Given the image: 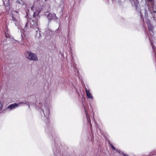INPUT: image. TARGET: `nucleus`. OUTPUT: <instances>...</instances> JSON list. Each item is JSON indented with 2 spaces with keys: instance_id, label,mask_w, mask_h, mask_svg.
<instances>
[{
  "instance_id": "1",
  "label": "nucleus",
  "mask_w": 156,
  "mask_h": 156,
  "mask_svg": "<svg viewBox=\"0 0 156 156\" xmlns=\"http://www.w3.org/2000/svg\"><path fill=\"white\" fill-rule=\"evenodd\" d=\"M33 20H32V22L30 23L31 25L33 27H38V20L39 18V15L37 14L35 12H34L33 15Z\"/></svg>"
},
{
  "instance_id": "2",
  "label": "nucleus",
  "mask_w": 156,
  "mask_h": 156,
  "mask_svg": "<svg viewBox=\"0 0 156 156\" xmlns=\"http://www.w3.org/2000/svg\"><path fill=\"white\" fill-rule=\"evenodd\" d=\"M26 56L28 59L31 60L36 61L38 59L36 54L29 51L27 52Z\"/></svg>"
},
{
  "instance_id": "3",
  "label": "nucleus",
  "mask_w": 156,
  "mask_h": 156,
  "mask_svg": "<svg viewBox=\"0 0 156 156\" xmlns=\"http://www.w3.org/2000/svg\"><path fill=\"white\" fill-rule=\"evenodd\" d=\"M18 106V105L17 104L15 103L9 105L7 107V108L10 109L11 110H12L14 109L16 107H17Z\"/></svg>"
},
{
  "instance_id": "4",
  "label": "nucleus",
  "mask_w": 156,
  "mask_h": 156,
  "mask_svg": "<svg viewBox=\"0 0 156 156\" xmlns=\"http://www.w3.org/2000/svg\"><path fill=\"white\" fill-rule=\"evenodd\" d=\"M85 92L87 98L89 99H92L93 97L91 94L90 92V90H88L86 88H85Z\"/></svg>"
},
{
  "instance_id": "5",
  "label": "nucleus",
  "mask_w": 156,
  "mask_h": 156,
  "mask_svg": "<svg viewBox=\"0 0 156 156\" xmlns=\"http://www.w3.org/2000/svg\"><path fill=\"white\" fill-rule=\"evenodd\" d=\"M12 20L13 22L15 23V24H16V23L17 22L18 20L17 18L14 16V14L12 13Z\"/></svg>"
},
{
  "instance_id": "6",
  "label": "nucleus",
  "mask_w": 156,
  "mask_h": 156,
  "mask_svg": "<svg viewBox=\"0 0 156 156\" xmlns=\"http://www.w3.org/2000/svg\"><path fill=\"white\" fill-rule=\"evenodd\" d=\"M23 0H16V2L23 5L24 4Z\"/></svg>"
},
{
  "instance_id": "7",
  "label": "nucleus",
  "mask_w": 156,
  "mask_h": 156,
  "mask_svg": "<svg viewBox=\"0 0 156 156\" xmlns=\"http://www.w3.org/2000/svg\"><path fill=\"white\" fill-rule=\"evenodd\" d=\"M148 29L152 31H153V27L151 24L149 25L148 26Z\"/></svg>"
},
{
  "instance_id": "8",
  "label": "nucleus",
  "mask_w": 156,
  "mask_h": 156,
  "mask_svg": "<svg viewBox=\"0 0 156 156\" xmlns=\"http://www.w3.org/2000/svg\"><path fill=\"white\" fill-rule=\"evenodd\" d=\"M109 144L110 145V146H111L112 148V149L113 150H116V149L115 148V147L112 145V144H110V142H109Z\"/></svg>"
},
{
  "instance_id": "9",
  "label": "nucleus",
  "mask_w": 156,
  "mask_h": 156,
  "mask_svg": "<svg viewBox=\"0 0 156 156\" xmlns=\"http://www.w3.org/2000/svg\"><path fill=\"white\" fill-rule=\"evenodd\" d=\"M84 109L85 110V114L86 115V117H87V118L88 119V116L89 117V115H88L87 112L86 110V108L85 107H84Z\"/></svg>"
},
{
  "instance_id": "10",
  "label": "nucleus",
  "mask_w": 156,
  "mask_h": 156,
  "mask_svg": "<svg viewBox=\"0 0 156 156\" xmlns=\"http://www.w3.org/2000/svg\"><path fill=\"white\" fill-rule=\"evenodd\" d=\"M1 105L0 106V112H2V108H3V105L2 104V103L0 102Z\"/></svg>"
},
{
  "instance_id": "11",
  "label": "nucleus",
  "mask_w": 156,
  "mask_h": 156,
  "mask_svg": "<svg viewBox=\"0 0 156 156\" xmlns=\"http://www.w3.org/2000/svg\"><path fill=\"white\" fill-rule=\"evenodd\" d=\"M151 44L152 46V48L153 50V51H154V44L153 42H151Z\"/></svg>"
},
{
  "instance_id": "12",
  "label": "nucleus",
  "mask_w": 156,
  "mask_h": 156,
  "mask_svg": "<svg viewBox=\"0 0 156 156\" xmlns=\"http://www.w3.org/2000/svg\"><path fill=\"white\" fill-rule=\"evenodd\" d=\"M154 6L153 7V11L154 12H156V10L155 11L154 9Z\"/></svg>"
},
{
  "instance_id": "13",
  "label": "nucleus",
  "mask_w": 156,
  "mask_h": 156,
  "mask_svg": "<svg viewBox=\"0 0 156 156\" xmlns=\"http://www.w3.org/2000/svg\"><path fill=\"white\" fill-rule=\"evenodd\" d=\"M147 1H149V2H152V1L153 0H147Z\"/></svg>"
},
{
  "instance_id": "14",
  "label": "nucleus",
  "mask_w": 156,
  "mask_h": 156,
  "mask_svg": "<svg viewBox=\"0 0 156 156\" xmlns=\"http://www.w3.org/2000/svg\"><path fill=\"white\" fill-rule=\"evenodd\" d=\"M14 12H16L17 13H18V12L17 11H15Z\"/></svg>"
},
{
  "instance_id": "15",
  "label": "nucleus",
  "mask_w": 156,
  "mask_h": 156,
  "mask_svg": "<svg viewBox=\"0 0 156 156\" xmlns=\"http://www.w3.org/2000/svg\"><path fill=\"white\" fill-rule=\"evenodd\" d=\"M47 111H48V114H49V110H48Z\"/></svg>"
},
{
  "instance_id": "16",
  "label": "nucleus",
  "mask_w": 156,
  "mask_h": 156,
  "mask_svg": "<svg viewBox=\"0 0 156 156\" xmlns=\"http://www.w3.org/2000/svg\"><path fill=\"white\" fill-rule=\"evenodd\" d=\"M43 113H44V114L45 115V113H44V110H43Z\"/></svg>"
},
{
  "instance_id": "17",
  "label": "nucleus",
  "mask_w": 156,
  "mask_h": 156,
  "mask_svg": "<svg viewBox=\"0 0 156 156\" xmlns=\"http://www.w3.org/2000/svg\"><path fill=\"white\" fill-rule=\"evenodd\" d=\"M51 15V14H50V13L49 14V15Z\"/></svg>"
}]
</instances>
